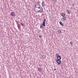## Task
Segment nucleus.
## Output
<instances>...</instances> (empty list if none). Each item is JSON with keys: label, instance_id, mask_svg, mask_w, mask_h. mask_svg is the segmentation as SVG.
<instances>
[{"label": "nucleus", "instance_id": "f257e3e1", "mask_svg": "<svg viewBox=\"0 0 78 78\" xmlns=\"http://www.w3.org/2000/svg\"><path fill=\"white\" fill-rule=\"evenodd\" d=\"M39 7H38L37 6H36L35 5V7L36 8H37V9L36 10L37 11V12H40L41 13H42V12H43V9H42L41 10V7L40 6V5H39Z\"/></svg>", "mask_w": 78, "mask_h": 78}, {"label": "nucleus", "instance_id": "f03ea898", "mask_svg": "<svg viewBox=\"0 0 78 78\" xmlns=\"http://www.w3.org/2000/svg\"><path fill=\"white\" fill-rule=\"evenodd\" d=\"M57 63L58 64H61V60L58 59L57 60Z\"/></svg>", "mask_w": 78, "mask_h": 78}, {"label": "nucleus", "instance_id": "7ed1b4c3", "mask_svg": "<svg viewBox=\"0 0 78 78\" xmlns=\"http://www.w3.org/2000/svg\"><path fill=\"white\" fill-rule=\"evenodd\" d=\"M41 5L43 7H44L45 6V2L43 1L41 3Z\"/></svg>", "mask_w": 78, "mask_h": 78}, {"label": "nucleus", "instance_id": "20e7f679", "mask_svg": "<svg viewBox=\"0 0 78 78\" xmlns=\"http://www.w3.org/2000/svg\"><path fill=\"white\" fill-rule=\"evenodd\" d=\"M57 58L58 60V59L61 60V56L60 55H58L57 56Z\"/></svg>", "mask_w": 78, "mask_h": 78}, {"label": "nucleus", "instance_id": "39448f33", "mask_svg": "<svg viewBox=\"0 0 78 78\" xmlns=\"http://www.w3.org/2000/svg\"><path fill=\"white\" fill-rule=\"evenodd\" d=\"M11 16H15V13L13 12H12L11 13Z\"/></svg>", "mask_w": 78, "mask_h": 78}, {"label": "nucleus", "instance_id": "423d86ee", "mask_svg": "<svg viewBox=\"0 0 78 78\" xmlns=\"http://www.w3.org/2000/svg\"><path fill=\"white\" fill-rule=\"evenodd\" d=\"M59 23L61 25V26H62V27H64V24H63V23H62V22L60 21Z\"/></svg>", "mask_w": 78, "mask_h": 78}, {"label": "nucleus", "instance_id": "0eeeda50", "mask_svg": "<svg viewBox=\"0 0 78 78\" xmlns=\"http://www.w3.org/2000/svg\"><path fill=\"white\" fill-rule=\"evenodd\" d=\"M62 16L63 17H65V16H66V14L64 13H62L61 14Z\"/></svg>", "mask_w": 78, "mask_h": 78}, {"label": "nucleus", "instance_id": "6e6552de", "mask_svg": "<svg viewBox=\"0 0 78 78\" xmlns=\"http://www.w3.org/2000/svg\"><path fill=\"white\" fill-rule=\"evenodd\" d=\"M42 58H43V59H45L46 58V55H42Z\"/></svg>", "mask_w": 78, "mask_h": 78}, {"label": "nucleus", "instance_id": "1a4fd4ad", "mask_svg": "<svg viewBox=\"0 0 78 78\" xmlns=\"http://www.w3.org/2000/svg\"><path fill=\"white\" fill-rule=\"evenodd\" d=\"M42 25L44 27H45V22H43Z\"/></svg>", "mask_w": 78, "mask_h": 78}, {"label": "nucleus", "instance_id": "9d476101", "mask_svg": "<svg viewBox=\"0 0 78 78\" xmlns=\"http://www.w3.org/2000/svg\"><path fill=\"white\" fill-rule=\"evenodd\" d=\"M67 14H70V10H67L66 11Z\"/></svg>", "mask_w": 78, "mask_h": 78}, {"label": "nucleus", "instance_id": "9b49d317", "mask_svg": "<svg viewBox=\"0 0 78 78\" xmlns=\"http://www.w3.org/2000/svg\"><path fill=\"white\" fill-rule=\"evenodd\" d=\"M44 28V26H43L42 24H41L40 25V28Z\"/></svg>", "mask_w": 78, "mask_h": 78}, {"label": "nucleus", "instance_id": "f8f14e48", "mask_svg": "<svg viewBox=\"0 0 78 78\" xmlns=\"http://www.w3.org/2000/svg\"><path fill=\"white\" fill-rule=\"evenodd\" d=\"M38 70L39 71V72H41L42 69H41V68H38Z\"/></svg>", "mask_w": 78, "mask_h": 78}, {"label": "nucleus", "instance_id": "ddd939ff", "mask_svg": "<svg viewBox=\"0 0 78 78\" xmlns=\"http://www.w3.org/2000/svg\"><path fill=\"white\" fill-rule=\"evenodd\" d=\"M20 24L21 25H22V27L24 26V24H23L22 23H20Z\"/></svg>", "mask_w": 78, "mask_h": 78}, {"label": "nucleus", "instance_id": "4468645a", "mask_svg": "<svg viewBox=\"0 0 78 78\" xmlns=\"http://www.w3.org/2000/svg\"><path fill=\"white\" fill-rule=\"evenodd\" d=\"M70 44L71 45H73V42L72 41L70 42Z\"/></svg>", "mask_w": 78, "mask_h": 78}, {"label": "nucleus", "instance_id": "2eb2a0df", "mask_svg": "<svg viewBox=\"0 0 78 78\" xmlns=\"http://www.w3.org/2000/svg\"><path fill=\"white\" fill-rule=\"evenodd\" d=\"M62 19L64 21H66V20H67V19H64V18L63 17V18H62Z\"/></svg>", "mask_w": 78, "mask_h": 78}, {"label": "nucleus", "instance_id": "dca6fc26", "mask_svg": "<svg viewBox=\"0 0 78 78\" xmlns=\"http://www.w3.org/2000/svg\"><path fill=\"white\" fill-rule=\"evenodd\" d=\"M59 31H60V32H59V34H61V32H62L61 31V30H59Z\"/></svg>", "mask_w": 78, "mask_h": 78}, {"label": "nucleus", "instance_id": "f3484780", "mask_svg": "<svg viewBox=\"0 0 78 78\" xmlns=\"http://www.w3.org/2000/svg\"><path fill=\"white\" fill-rule=\"evenodd\" d=\"M45 21H46V19H44V20L43 21V22H45Z\"/></svg>", "mask_w": 78, "mask_h": 78}, {"label": "nucleus", "instance_id": "a211bd4d", "mask_svg": "<svg viewBox=\"0 0 78 78\" xmlns=\"http://www.w3.org/2000/svg\"><path fill=\"white\" fill-rule=\"evenodd\" d=\"M56 57H57V56H59V54H56Z\"/></svg>", "mask_w": 78, "mask_h": 78}, {"label": "nucleus", "instance_id": "6ab92c4d", "mask_svg": "<svg viewBox=\"0 0 78 78\" xmlns=\"http://www.w3.org/2000/svg\"><path fill=\"white\" fill-rule=\"evenodd\" d=\"M63 18H64L65 19H66V18H67V17H66V16H64V17H63Z\"/></svg>", "mask_w": 78, "mask_h": 78}, {"label": "nucleus", "instance_id": "aec40b11", "mask_svg": "<svg viewBox=\"0 0 78 78\" xmlns=\"http://www.w3.org/2000/svg\"><path fill=\"white\" fill-rule=\"evenodd\" d=\"M39 37H40V38H41V37H42V36L40 35V36H39Z\"/></svg>", "mask_w": 78, "mask_h": 78}, {"label": "nucleus", "instance_id": "412c9836", "mask_svg": "<svg viewBox=\"0 0 78 78\" xmlns=\"http://www.w3.org/2000/svg\"><path fill=\"white\" fill-rule=\"evenodd\" d=\"M57 32H58V33H59L60 31H59V30H58V31H57Z\"/></svg>", "mask_w": 78, "mask_h": 78}, {"label": "nucleus", "instance_id": "4be33fe9", "mask_svg": "<svg viewBox=\"0 0 78 78\" xmlns=\"http://www.w3.org/2000/svg\"><path fill=\"white\" fill-rule=\"evenodd\" d=\"M56 0H54V1L55 2H56Z\"/></svg>", "mask_w": 78, "mask_h": 78}, {"label": "nucleus", "instance_id": "5701e85b", "mask_svg": "<svg viewBox=\"0 0 78 78\" xmlns=\"http://www.w3.org/2000/svg\"><path fill=\"white\" fill-rule=\"evenodd\" d=\"M56 70V69L55 68V69H54V70Z\"/></svg>", "mask_w": 78, "mask_h": 78}]
</instances>
